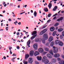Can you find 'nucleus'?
<instances>
[{
  "label": "nucleus",
  "mask_w": 64,
  "mask_h": 64,
  "mask_svg": "<svg viewBox=\"0 0 64 64\" xmlns=\"http://www.w3.org/2000/svg\"><path fill=\"white\" fill-rule=\"evenodd\" d=\"M34 17H36V16H37V12H36V11H35L34 12Z\"/></svg>",
  "instance_id": "obj_29"
},
{
  "label": "nucleus",
  "mask_w": 64,
  "mask_h": 64,
  "mask_svg": "<svg viewBox=\"0 0 64 64\" xmlns=\"http://www.w3.org/2000/svg\"><path fill=\"white\" fill-rule=\"evenodd\" d=\"M3 58H4V59H6V56H4Z\"/></svg>",
  "instance_id": "obj_60"
},
{
  "label": "nucleus",
  "mask_w": 64,
  "mask_h": 64,
  "mask_svg": "<svg viewBox=\"0 0 64 64\" xmlns=\"http://www.w3.org/2000/svg\"><path fill=\"white\" fill-rule=\"evenodd\" d=\"M53 1V2H55V1H57V0H52V1Z\"/></svg>",
  "instance_id": "obj_52"
},
{
  "label": "nucleus",
  "mask_w": 64,
  "mask_h": 64,
  "mask_svg": "<svg viewBox=\"0 0 64 64\" xmlns=\"http://www.w3.org/2000/svg\"><path fill=\"white\" fill-rule=\"evenodd\" d=\"M60 41L59 40H56L55 41V43L56 44H58Z\"/></svg>",
  "instance_id": "obj_15"
},
{
  "label": "nucleus",
  "mask_w": 64,
  "mask_h": 64,
  "mask_svg": "<svg viewBox=\"0 0 64 64\" xmlns=\"http://www.w3.org/2000/svg\"><path fill=\"white\" fill-rule=\"evenodd\" d=\"M50 21H51V20H49L47 21V22L48 23L49 22H50Z\"/></svg>",
  "instance_id": "obj_50"
},
{
  "label": "nucleus",
  "mask_w": 64,
  "mask_h": 64,
  "mask_svg": "<svg viewBox=\"0 0 64 64\" xmlns=\"http://www.w3.org/2000/svg\"><path fill=\"white\" fill-rule=\"evenodd\" d=\"M18 23V22H17V21H16V22H14V23Z\"/></svg>",
  "instance_id": "obj_61"
},
{
  "label": "nucleus",
  "mask_w": 64,
  "mask_h": 64,
  "mask_svg": "<svg viewBox=\"0 0 64 64\" xmlns=\"http://www.w3.org/2000/svg\"><path fill=\"white\" fill-rule=\"evenodd\" d=\"M54 44H55L54 42H52L50 43V46L51 47H52V46H54Z\"/></svg>",
  "instance_id": "obj_18"
},
{
  "label": "nucleus",
  "mask_w": 64,
  "mask_h": 64,
  "mask_svg": "<svg viewBox=\"0 0 64 64\" xmlns=\"http://www.w3.org/2000/svg\"><path fill=\"white\" fill-rule=\"evenodd\" d=\"M24 64H27L28 62L27 61H25V60H24Z\"/></svg>",
  "instance_id": "obj_37"
},
{
  "label": "nucleus",
  "mask_w": 64,
  "mask_h": 64,
  "mask_svg": "<svg viewBox=\"0 0 64 64\" xmlns=\"http://www.w3.org/2000/svg\"><path fill=\"white\" fill-rule=\"evenodd\" d=\"M29 63H32L33 62V59L32 58H30L29 59Z\"/></svg>",
  "instance_id": "obj_13"
},
{
  "label": "nucleus",
  "mask_w": 64,
  "mask_h": 64,
  "mask_svg": "<svg viewBox=\"0 0 64 64\" xmlns=\"http://www.w3.org/2000/svg\"><path fill=\"white\" fill-rule=\"evenodd\" d=\"M18 25H21V22H19V23H18Z\"/></svg>",
  "instance_id": "obj_62"
},
{
  "label": "nucleus",
  "mask_w": 64,
  "mask_h": 64,
  "mask_svg": "<svg viewBox=\"0 0 64 64\" xmlns=\"http://www.w3.org/2000/svg\"><path fill=\"white\" fill-rule=\"evenodd\" d=\"M48 30V29L46 28L44 30H43L42 31H43L44 33H45V32H46Z\"/></svg>",
  "instance_id": "obj_28"
},
{
  "label": "nucleus",
  "mask_w": 64,
  "mask_h": 64,
  "mask_svg": "<svg viewBox=\"0 0 64 64\" xmlns=\"http://www.w3.org/2000/svg\"><path fill=\"white\" fill-rule=\"evenodd\" d=\"M37 58L38 60H41L42 59V57H41V56H40V57L39 56H38L37 57Z\"/></svg>",
  "instance_id": "obj_20"
},
{
  "label": "nucleus",
  "mask_w": 64,
  "mask_h": 64,
  "mask_svg": "<svg viewBox=\"0 0 64 64\" xmlns=\"http://www.w3.org/2000/svg\"><path fill=\"white\" fill-rule=\"evenodd\" d=\"M53 48H54L53 49H56V48H55V47L54 46H53Z\"/></svg>",
  "instance_id": "obj_53"
},
{
  "label": "nucleus",
  "mask_w": 64,
  "mask_h": 64,
  "mask_svg": "<svg viewBox=\"0 0 64 64\" xmlns=\"http://www.w3.org/2000/svg\"><path fill=\"white\" fill-rule=\"evenodd\" d=\"M47 27V25H45L44 26H43L42 27V29H44V28H46Z\"/></svg>",
  "instance_id": "obj_35"
},
{
  "label": "nucleus",
  "mask_w": 64,
  "mask_h": 64,
  "mask_svg": "<svg viewBox=\"0 0 64 64\" xmlns=\"http://www.w3.org/2000/svg\"><path fill=\"white\" fill-rule=\"evenodd\" d=\"M60 39H63V36L62 35H60Z\"/></svg>",
  "instance_id": "obj_44"
},
{
  "label": "nucleus",
  "mask_w": 64,
  "mask_h": 64,
  "mask_svg": "<svg viewBox=\"0 0 64 64\" xmlns=\"http://www.w3.org/2000/svg\"><path fill=\"white\" fill-rule=\"evenodd\" d=\"M56 18V16H55L53 18V20H54Z\"/></svg>",
  "instance_id": "obj_58"
},
{
  "label": "nucleus",
  "mask_w": 64,
  "mask_h": 64,
  "mask_svg": "<svg viewBox=\"0 0 64 64\" xmlns=\"http://www.w3.org/2000/svg\"><path fill=\"white\" fill-rule=\"evenodd\" d=\"M35 63L36 64H39V62H38L37 61H35Z\"/></svg>",
  "instance_id": "obj_46"
},
{
  "label": "nucleus",
  "mask_w": 64,
  "mask_h": 64,
  "mask_svg": "<svg viewBox=\"0 0 64 64\" xmlns=\"http://www.w3.org/2000/svg\"><path fill=\"white\" fill-rule=\"evenodd\" d=\"M16 58V57H14L12 59H11V60H14V59H15V58Z\"/></svg>",
  "instance_id": "obj_45"
},
{
  "label": "nucleus",
  "mask_w": 64,
  "mask_h": 64,
  "mask_svg": "<svg viewBox=\"0 0 64 64\" xmlns=\"http://www.w3.org/2000/svg\"><path fill=\"white\" fill-rule=\"evenodd\" d=\"M58 8V6H55L54 8L53 9V11H56V10H57V8Z\"/></svg>",
  "instance_id": "obj_12"
},
{
  "label": "nucleus",
  "mask_w": 64,
  "mask_h": 64,
  "mask_svg": "<svg viewBox=\"0 0 64 64\" xmlns=\"http://www.w3.org/2000/svg\"><path fill=\"white\" fill-rule=\"evenodd\" d=\"M57 60H58V61H61V58H57Z\"/></svg>",
  "instance_id": "obj_42"
},
{
  "label": "nucleus",
  "mask_w": 64,
  "mask_h": 64,
  "mask_svg": "<svg viewBox=\"0 0 64 64\" xmlns=\"http://www.w3.org/2000/svg\"><path fill=\"white\" fill-rule=\"evenodd\" d=\"M62 58H63V59H64V55H62Z\"/></svg>",
  "instance_id": "obj_55"
},
{
  "label": "nucleus",
  "mask_w": 64,
  "mask_h": 64,
  "mask_svg": "<svg viewBox=\"0 0 64 64\" xmlns=\"http://www.w3.org/2000/svg\"><path fill=\"white\" fill-rule=\"evenodd\" d=\"M44 49L46 51H48L49 50V48H45Z\"/></svg>",
  "instance_id": "obj_33"
},
{
  "label": "nucleus",
  "mask_w": 64,
  "mask_h": 64,
  "mask_svg": "<svg viewBox=\"0 0 64 64\" xmlns=\"http://www.w3.org/2000/svg\"><path fill=\"white\" fill-rule=\"evenodd\" d=\"M8 20V21H12V20H11V19L10 18H9Z\"/></svg>",
  "instance_id": "obj_57"
},
{
  "label": "nucleus",
  "mask_w": 64,
  "mask_h": 64,
  "mask_svg": "<svg viewBox=\"0 0 64 64\" xmlns=\"http://www.w3.org/2000/svg\"><path fill=\"white\" fill-rule=\"evenodd\" d=\"M60 56V54H56L54 55V56L56 58H57V57H59Z\"/></svg>",
  "instance_id": "obj_11"
},
{
  "label": "nucleus",
  "mask_w": 64,
  "mask_h": 64,
  "mask_svg": "<svg viewBox=\"0 0 64 64\" xmlns=\"http://www.w3.org/2000/svg\"><path fill=\"white\" fill-rule=\"evenodd\" d=\"M58 14L57 13L55 14L54 16H53V17L54 16H56V15H57Z\"/></svg>",
  "instance_id": "obj_47"
},
{
  "label": "nucleus",
  "mask_w": 64,
  "mask_h": 64,
  "mask_svg": "<svg viewBox=\"0 0 64 64\" xmlns=\"http://www.w3.org/2000/svg\"><path fill=\"white\" fill-rule=\"evenodd\" d=\"M16 56V54H14L12 55V56Z\"/></svg>",
  "instance_id": "obj_49"
},
{
  "label": "nucleus",
  "mask_w": 64,
  "mask_h": 64,
  "mask_svg": "<svg viewBox=\"0 0 64 64\" xmlns=\"http://www.w3.org/2000/svg\"><path fill=\"white\" fill-rule=\"evenodd\" d=\"M48 7L49 8V9H50L51 7H52V3H49V4L48 5Z\"/></svg>",
  "instance_id": "obj_21"
},
{
  "label": "nucleus",
  "mask_w": 64,
  "mask_h": 64,
  "mask_svg": "<svg viewBox=\"0 0 64 64\" xmlns=\"http://www.w3.org/2000/svg\"><path fill=\"white\" fill-rule=\"evenodd\" d=\"M47 53V52H45L43 53V54H46V53Z\"/></svg>",
  "instance_id": "obj_54"
},
{
  "label": "nucleus",
  "mask_w": 64,
  "mask_h": 64,
  "mask_svg": "<svg viewBox=\"0 0 64 64\" xmlns=\"http://www.w3.org/2000/svg\"><path fill=\"white\" fill-rule=\"evenodd\" d=\"M60 64H63V61H61L58 62Z\"/></svg>",
  "instance_id": "obj_38"
},
{
  "label": "nucleus",
  "mask_w": 64,
  "mask_h": 64,
  "mask_svg": "<svg viewBox=\"0 0 64 64\" xmlns=\"http://www.w3.org/2000/svg\"><path fill=\"white\" fill-rule=\"evenodd\" d=\"M30 43L31 40H28L27 43V46H28V47H30V46H29V45L30 44Z\"/></svg>",
  "instance_id": "obj_9"
},
{
  "label": "nucleus",
  "mask_w": 64,
  "mask_h": 64,
  "mask_svg": "<svg viewBox=\"0 0 64 64\" xmlns=\"http://www.w3.org/2000/svg\"><path fill=\"white\" fill-rule=\"evenodd\" d=\"M53 40V38L52 36H50L48 39V41L49 42H51Z\"/></svg>",
  "instance_id": "obj_2"
},
{
  "label": "nucleus",
  "mask_w": 64,
  "mask_h": 64,
  "mask_svg": "<svg viewBox=\"0 0 64 64\" xmlns=\"http://www.w3.org/2000/svg\"><path fill=\"white\" fill-rule=\"evenodd\" d=\"M38 51L40 53H42L43 51H44V50H43V49L42 48H40L38 49Z\"/></svg>",
  "instance_id": "obj_10"
},
{
  "label": "nucleus",
  "mask_w": 64,
  "mask_h": 64,
  "mask_svg": "<svg viewBox=\"0 0 64 64\" xmlns=\"http://www.w3.org/2000/svg\"><path fill=\"white\" fill-rule=\"evenodd\" d=\"M61 12L62 13H63L64 12V10H62V11Z\"/></svg>",
  "instance_id": "obj_64"
},
{
  "label": "nucleus",
  "mask_w": 64,
  "mask_h": 64,
  "mask_svg": "<svg viewBox=\"0 0 64 64\" xmlns=\"http://www.w3.org/2000/svg\"><path fill=\"white\" fill-rule=\"evenodd\" d=\"M36 33H37V32L36 31H34V32L32 33V35H35V34H36Z\"/></svg>",
  "instance_id": "obj_22"
},
{
  "label": "nucleus",
  "mask_w": 64,
  "mask_h": 64,
  "mask_svg": "<svg viewBox=\"0 0 64 64\" xmlns=\"http://www.w3.org/2000/svg\"><path fill=\"white\" fill-rule=\"evenodd\" d=\"M58 45H60V46H62L63 45V43H62V42H60V41L58 44Z\"/></svg>",
  "instance_id": "obj_17"
},
{
  "label": "nucleus",
  "mask_w": 64,
  "mask_h": 64,
  "mask_svg": "<svg viewBox=\"0 0 64 64\" xmlns=\"http://www.w3.org/2000/svg\"><path fill=\"white\" fill-rule=\"evenodd\" d=\"M45 39H43V40H42V42L43 43H45Z\"/></svg>",
  "instance_id": "obj_39"
},
{
  "label": "nucleus",
  "mask_w": 64,
  "mask_h": 64,
  "mask_svg": "<svg viewBox=\"0 0 64 64\" xmlns=\"http://www.w3.org/2000/svg\"><path fill=\"white\" fill-rule=\"evenodd\" d=\"M34 51L33 50H31L30 51V56H32L34 55Z\"/></svg>",
  "instance_id": "obj_3"
},
{
  "label": "nucleus",
  "mask_w": 64,
  "mask_h": 64,
  "mask_svg": "<svg viewBox=\"0 0 64 64\" xmlns=\"http://www.w3.org/2000/svg\"><path fill=\"white\" fill-rule=\"evenodd\" d=\"M19 34H20L19 32H18L16 33L17 35H19Z\"/></svg>",
  "instance_id": "obj_51"
},
{
  "label": "nucleus",
  "mask_w": 64,
  "mask_h": 64,
  "mask_svg": "<svg viewBox=\"0 0 64 64\" xmlns=\"http://www.w3.org/2000/svg\"><path fill=\"white\" fill-rule=\"evenodd\" d=\"M49 45V42L46 43V46H48Z\"/></svg>",
  "instance_id": "obj_43"
},
{
  "label": "nucleus",
  "mask_w": 64,
  "mask_h": 64,
  "mask_svg": "<svg viewBox=\"0 0 64 64\" xmlns=\"http://www.w3.org/2000/svg\"><path fill=\"white\" fill-rule=\"evenodd\" d=\"M52 61L54 62H56V60L55 58H53L52 59Z\"/></svg>",
  "instance_id": "obj_34"
},
{
  "label": "nucleus",
  "mask_w": 64,
  "mask_h": 64,
  "mask_svg": "<svg viewBox=\"0 0 64 64\" xmlns=\"http://www.w3.org/2000/svg\"><path fill=\"white\" fill-rule=\"evenodd\" d=\"M44 33L43 32V31L42 32H40V35H42V34H43Z\"/></svg>",
  "instance_id": "obj_40"
},
{
  "label": "nucleus",
  "mask_w": 64,
  "mask_h": 64,
  "mask_svg": "<svg viewBox=\"0 0 64 64\" xmlns=\"http://www.w3.org/2000/svg\"><path fill=\"white\" fill-rule=\"evenodd\" d=\"M63 29L62 28H60L58 29V32H61L62 31H63Z\"/></svg>",
  "instance_id": "obj_27"
},
{
  "label": "nucleus",
  "mask_w": 64,
  "mask_h": 64,
  "mask_svg": "<svg viewBox=\"0 0 64 64\" xmlns=\"http://www.w3.org/2000/svg\"><path fill=\"white\" fill-rule=\"evenodd\" d=\"M50 53L52 54V55H53V53L52 52V50H50Z\"/></svg>",
  "instance_id": "obj_31"
},
{
  "label": "nucleus",
  "mask_w": 64,
  "mask_h": 64,
  "mask_svg": "<svg viewBox=\"0 0 64 64\" xmlns=\"http://www.w3.org/2000/svg\"><path fill=\"white\" fill-rule=\"evenodd\" d=\"M47 56L48 58H50V59L52 58V56L49 53L47 54Z\"/></svg>",
  "instance_id": "obj_4"
},
{
  "label": "nucleus",
  "mask_w": 64,
  "mask_h": 64,
  "mask_svg": "<svg viewBox=\"0 0 64 64\" xmlns=\"http://www.w3.org/2000/svg\"><path fill=\"white\" fill-rule=\"evenodd\" d=\"M16 48H17L18 49H19V48H20V47L18 46H17L16 47Z\"/></svg>",
  "instance_id": "obj_48"
},
{
  "label": "nucleus",
  "mask_w": 64,
  "mask_h": 64,
  "mask_svg": "<svg viewBox=\"0 0 64 64\" xmlns=\"http://www.w3.org/2000/svg\"><path fill=\"white\" fill-rule=\"evenodd\" d=\"M58 25H59V23L56 22L54 24V26L55 27H56V26H57Z\"/></svg>",
  "instance_id": "obj_30"
},
{
  "label": "nucleus",
  "mask_w": 64,
  "mask_h": 64,
  "mask_svg": "<svg viewBox=\"0 0 64 64\" xmlns=\"http://www.w3.org/2000/svg\"><path fill=\"white\" fill-rule=\"evenodd\" d=\"M39 54V53L37 51H36L35 52L34 55V56H37V55H38Z\"/></svg>",
  "instance_id": "obj_16"
},
{
  "label": "nucleus",
  "mask_w": 64,
  "mask_h": 64,
  "mask_svg": "<svg viewBox=\"0 0 64 64\" xmlns=\"http://www.w3.org/2000/svg\"><path fill=\"white\" fill-rule=\"evenodd\" d=\"M62 36H64V32H62Z\"/></svg>",
  "instance_id": "obj_56"
},
{
  "label": "nucleus",
  "mask_w": 64,
  "mask_h": 64,
  "mask_svg": "<svg viewBox=\"0 0 64 64\" xmlns=\"http://www.w3.org/2000/svg\"><path fill=\"white\" fill-rule=\"evenodd\" d=\"M8 47L9 48V49H10V51H11V49H12V47L11 46H8Z\"/></svg>",
  "instance_id": "obj_36"
},
{
  "label": "nucleus",
  "mask_w": 64,
  "mask_h": 64,
  "mask_svg": "<svg viewBox=\"0 0 64 64\" xmlns=\"http://www.w3.org/2000/svg\"><path fill=\"white\" fill-rule=\"evenodd\" d=\"M56 32L55 31H54L52 34L53 36H55V34H56Z\"/></svg>",
  "instance_id": "obj_32"
},
{
  "label": "nucleus",
  "mask_w": 64,
  "mask_h": 64,
  "mask_svg": "<svg viewBox=\"0 0 64 64\" xmlns=\"http://www.w3.org/2000/svg\"><path fill=\"white\" fill-rule=\"evenodd\" d=\"M51 14H48V17H50L51 16Z\"/></svg>",
  "instance_id": "obj_41"
},
{
  "label": "nucleus",
  "mask_w": 64,
  "mask_h": 64,
  "mask_svg": "<svg viewBox=\"0 0 64 64\" xmlns=\"http://www.w3.org/2000/svg\"><path fill=\"white\" fill-rule=\"evenodd\" d=\"M54 29H55V28H54V27L53 26L51 27L50 28V30L51 31H54Z\"/></svg>",
  "instance_id": "obj_14"
},
{
  "label": "nucleus",
  "mask_w": 64,
  "mask_h": 64,
  "mask_svg": "<svg viewBox=\"0 0 64 64\" xmlns=\"http://www.w3.org/2000/svg\"><path fill=\"white\" fill-rule=\"evenodd\" d=\"M36 36H37V34H36L35 35H34L32 36V37L31 38V40H33V39Z\"/></svg>",
  "instance_id": "obj_23"
},
{
  "label": "nucleus",
  "mask_w": 64,
  "mask_h": 64,
  "mask_svg": "<svg viewBox=\"0 0 64 64\" xmlns=\"http://www.w3.org/2000/svg\"><path fill=\"white\" fill-rule=\"evenodd\" d=\"M42 40L40 38H36L35 40V41L36 42H40V41H41Z\"/></svg>",
  "instance_id": "obj_6"
},
{
  "label": "nucleus",
  "mask_w": 64,
  "mask_h": 64,
  "mask_svg": "<svg viewBox=\"0 0 64 64\" xmlns=\"http://www.w3.org/2000/svg\"><path fill=\"white\" fill-rule=\"evenodd\" d=\"M53 51L54 53H57L58 49V48H55V49H53Z\"/></svg>",
  "instance_id": "obj_8"
},
{
  "label": "nucleus",
  "mask_w": 64,
  "mask_h": 64,
  "mask_svg": "<svg viewBox=\"0 0 64 64\" xmlns=\"http://www.w3.org/2000/svg\"><path fill=\"white\" fill-rule=\"evenodd\" d=\"M37 46L38 45L37 44H35L34 45L33 47L35 50H36L37 49Z\"/></svg>",
  "instance_id": "obj_7"
},
{
  "label": "nucleus",
  "mask_w": 64,
  "mask_h": 64,
  "mask_svg": "<svg viewBox=\"0 0 64 64\" xmlns=\"http://www.w3.org/2000/svg\"><path fill=\"white\" fill-rule=\"evenodd\" d=\"M43 36L45 40H47L48 38V35L46 34H44L43 35Z\"/></svg>",
  "instance_id": "obj_1"
},
{
  "label": "nucleus",
  "mask_w": 64,
  "mask_h": 64,
  "mask_svg": "<svg viewBox=\"0 0 64 64\" xmlns=\"http://www.w3.org/2000/svg\"><path fill=\"white\" fill-rule=\"evenodd\" d=\"M29 57V55L28 54H26L25 56V59H27Z\"/></svg>",
  "instance_id": "obj_26"
},
{
  "label": "nucleus",
  "mask_w": 64,
  "mask_h": 64,
  "mask_svg": "<svg viewBox=\"0 0 64 64\" xmlns=\"http://www.w3.org/2000/svg\"><path fill=\"white\" fill-rule=\"evenodd\" d=\"M58 27H56V30H57L58 29Z\"/></svg>",
  "instance_id": "obj_63"
},
{
  "label": "nucleus",
  "mask_w": 64,
  "mask_h": 64,
  "mask_svg": "<svg viewBox=\"0 0 64 64\" xmlns=\"http://www.w3.org/2000/svg\"><path fill=\"white\" fill-rule=\"evenodd\" d=\"M63 17H61L60 18H58L57 20V21H62L63 20Z\"/></svg>",
  "instance_id": "obj_19"
},
{
  "label": "nucleus",
  "mask_w": 64,
  "mask_h": 64,
  "mask_svg": "<svg viewBox=\"0 0 64 64\" xmlns=\"http://www.w3.org/2000/svg\"><path fill=\"white\" fill-rule=\"evenodd\" d=\"M43 62H44L45 64H48L49 62V60H43V61H42Z\"/></svg>",
  "instance_id": "obj_5"
},
{
  "label": "nucleus",
  "mask_w": 64,
  "mask_h": 64,
  "mask_svg": "<svg viewBox=\"0 0 64 64\" xmlns=\"http://www.w3.org/2000/svg\"><path fill=\"white\" fill-rule=\"evenodd\" d=\"M46 56H44L43 57L42 61H43L45 60H46Z\"/></svg>",
  "instance_id": "obj_24"
},
{
  "label": "nucleus",
  "mask_w": 64,
  "mask_h": 64,
  "mask_svg": "<svg viewBox=\"0 0 64 64\" xmlns=\"http://www.w3.org/2000/svg\"><path fill=\"white\" fill-rule=\"evenodd\" d=\"M44 10L45 12H48V9L47 8H44Z\"/></svg>",
  "instance_id": "obj_25"
},
{
  "label": "nucleus",
  "mask_w": 64,
  "mask_h": 64,
  "mask_svg": "<svg viewBox=\"0 0 64 64\" xmlns=\"http://www.w3.org/2000/svg\"><path fill=\"white\" fill-rule=\"evenodd\" d=\"M48 64H52V62H50Z\"/></svg>",
  "instance_id": "obj_59"
}]
</instances>
